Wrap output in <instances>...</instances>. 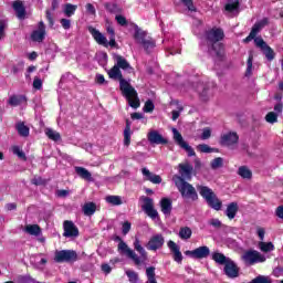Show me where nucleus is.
Segmentation results:
<instances>
[{"label": "nucleus", "mask_w": 283, "mask_h": 283, "mask_svg": "<svg viewBox=\"0 0 283 283\" xmlns=\"http://www.w3.org/2000/svg\"><path fill=\"white\" fill-rule=\"evenodd\" d=\"M186 8L189 10V12H198V9L193 4V0H179Z\"/></svg>", "instance_id": "a18cd8bd"}, {"label": "nucleus", "mask_w": 283, "mask_h": 283, "mask_svg": "<svg viewBox=\"0 0 283 283\" xmlns=\"http://www.w3.org/2000/svg\"><path fill=\"white\" fill-rule=\"evenodd\" d=\"M197 191H199L201 198L206 200L207 205L210 206L211 209H214V211H220V209H222V201L218 199V196L216 192H213V189L207 186L198 185Z\"/></svg>", "instance_id": "20e7f679"}, {"label": "nucleus", "mask_w": 283, "mask_h": 283, "mask_svg": "<svg viewBox=\"0 0 283 283\" xmlns=\"http://www.w3.org/2000/svg\"><path fill=\"white\" fill-rule=\"evenodd\" d=\"M78 260V253L74 250H60L55 251L54 255V262L57 264H63L66 262V264H72Z\"/></svg>", "instance_id": "423d86ee"}, {"label": "nucleus", "mask_w": 283, "mask_h": 283, "mask_svg": "<svg viewBox=\"0 0 283 283\" xmlns=\"http://www.w3.org/2000/svg\"><path fill=\"white\" fill-rule=\"evenodd\" d=\"M22 103H25V96H23V95H12L9 98V105H11L12 107H17V106L21 105Z\"/></svg>", "instance_id": "473e14b6"}, {"label": "nucleus", "mask_w": 283, "mask_h": 283, "mask_svg": "<svg viewBox=\"0 0 283 283\" xmlns=\"http://www.w3.org/2000/svg\"><path fill=\"white\" fill-rule=\"evenodd\" d=\"M7 28H8V21L0 20V40L6 38Z\"/></svg>", "instance_id": "6e6d98bb"}, {"label": "nucleus", "mask_w": 283, "mask_h": 283, "mask_svg": "<svg viewBox=\"0 0 283 283\" xmlns=\"http://www.w3.org/2000/svg\"><path fill=\"white\" fill-rule=\"evenodd\" d=\"M242 260L243 262H245V264L253 265V264L266 262V256L262 255L256 250H248L243 253Z\"/></svg>", "instance_id": "6e6552de"}, {"label": "nucleus", "mask_w": 283, "mask_h": 283, "mask_svg": "<svg viewBox=\"0 0 283 283\" xmlns=\"http://www.w3.org/2000/svg\"><path fill=\"white\" fill-rule=\"evenodd\" d=\"M205 40L207 45L220 43V41H224V30H222V28L213 27L205 32Z\"/></svg>", "instance_id": "0eeeda50"}, {"label": "nucleus", "mask_w": 283, "mask_h": 283, "mask_svg": "<svg viewBox=\"0 0 283 283\" xmlns=\"http://www.w3.org/2000/svg\"><path fill=\"white\" fill-rule=\"evenodd\" d=\"M262 52H263V54H264V56H265V59L268 60V61H273L274 59H275V51L272 49V48H270L269 45L268 46H265L263 50H262Z\"/></svg>", "instance_id": "37998d69"}, {"label": "nucleus", "mask_w": 283, "mask_h": 283, "mask_svg": "<svg viewBox=\"0 0 283 283\" xmlns=\"http://www.w3.org/2000/svg\"><path fill=\"white\" fill-rule=\"evenodd\" d=\"M147 138L150 145H167V143H169V140H167V138H164L163 135L158 133V130H150L147 134Z\"/></svg>", "instance_id": "f3484780"}, {"label": "nucleus", "mask_w": 283, "mask_h": 283, "mask_svg": "<svg viewBox=\"0 0 283 283\" xmlns=\"http://www.w3.org/2000/svg\"><path fill=\"white\" fill-rule=\"evenodd\" d=\"M192 231H191V228L189 227H184V228H180L179 230V238L181 240H189L192 235Z\"/></svg>", "instance_id": "4c0bfd02"}, {"label": "nucleus", "mask_w": 283, "mask_h": 283, "mask_svg": "<svg viewBox=\"0 0 283 283\" xmlns=\"http://www.w3.org/2000/svg\"><path fill=\"white\" fill-rule=\"evenodd\" d=\"M259 247L263 253H269L271 251H275V245H273V242H260Z\"/></svg>", "instance_id": "a19ab883"}, {"label": "nucleus", "mask_w": 283, "mask_h": 283, "mask_svg": "<svg viewBox=\"0 0 283 283\" xmlns=\"http://www.w3.org/2000/svg\"><path fill=\"white\" fill-rule=\"evenodd\" d=\"M88 32L92 34L96 43H98V45H104V48H107V38H105L101 31L96 30L94 27H90Z\"/></svg>", "instance_id": "aec40b11"}, {"label": "nucleus", "mask_w": 283, "mask_h": 283, "mask_svg": "<svg viewBox=\"0 0 283 283\" xmlns=\"http://www.w3.org/2000/svg\"><path fill=\"white\" fill-rule=\"evenodd\" d=\"M132 145V130L129 128L124 129V146L129 147Z\"/></svg>", "instance_id": "de8ad7c7"}, {"label": "nucleus", "mask_w": 283, "mask_h": 283, "mask_svg": "<svg viewBox=\"0 0 283 283\" xmlns=\"http://www.w3.org/2000/svg\"><path fill=\"white\" fill-rule=\"evenodd\" d=\"M114 240L115 242H119L117 245V251L120 253V255H126V258H128V260H132L136 266H140L143 262H147V251L140 244V239L135 238V241L133 243V247L135 251L139 253V256L132 248H129V245L125 243L123 238L116 235Z\"/></svg>", "instance_id": "f03ea898"}, {"label": "nucleus", "mask_w": 283, "mask_h": 283, "mask_svg": "<svg viewBox=\"0 0 283 283\" xmlns=\"http://www.w3.org/2000/svg\"><path fill=\"white\" fill-rule=\"evenodd\" d=\"M276 216L277 218H281V220H283V206H279L276 208Z\"/></svg>", "instance_id": "774afa93"}, {"label": "nucleus", "mask_w": 283, "mask_h": 283, "mask_svg": "<svg viewBox=\"0 0 283 283\" xmlns=\"http://www.w3.org/2000/svg\"><path fill=\"white\" fill-rule=\"evenodd\" d=\"M172 180L175 182V187H177L184 200H192V202H196V200H198V191L196 190V187H193V185L189 184L187 180H185V178L178 175H175L172 177Z\"/></svg>", "instance_id": "7ed1b4c3"}, {"label": "nucleus", "mask_w": 283, "mask_h": 283, "mask_svg": "<svg viewBox=\"0 0 283 283\" xmlns=\"http://www.w3.org/2000/svg\"><path fill=\"white\" fill-rule=\"evenodd\" d=\"M146 276H147L146 283H158V281L156 280V268L155 266H149L146 269Z\"/></svg>", "instance_id": "2f4dec72"}, {"label": "nucleus", "mask_w": 283, "mask_h": 283, "mask_svg": "<svg viewBox=\"0 0 283 283\" xmlns=\"http://www.w3.org/2000/svg\"><path fill=\"white\" fill-rule=\"evenodd\" d=\"M126 275L128 277V282L138 283V273H136L132 270H128V271H126Z\"/></svg>", "instance_id": "3c124183"}, {"label": "nucleus", "mask_w": 283, "mask_h": 283, "mask_svg": "<svg viewBox=\"0 0 283 283\" xmlns=\"http://www.w3.org/2000/svg\"><path fill=\"white\" fill-rule=\"evenodd\" d=\"M140 200L144 202L142 206L143 211H145L148 218L156 220V218H158V210L154 208V199L143 196L140 197Z\"/></svg>", "instance_id": "1a4fd4ad"}, {"label": "nucleus", "mask_w": 283, "mask_h": 283, "mask_svg": "<svg viewBox=\"0 0 283 283\" xmlns=\"http://www.w3.org/2000/svg\"><path fill=\"white\" fill-rule=\"evenodd\" d=\"M114 61H116V66L119 70H132V65L123 55L114 54L113 56Z\"/></svg>", "instance_id": "bb28decb"}, {"label": "nucleus", "mask_w": 283, "mask_h": 283, "mask_svg": "<svg viewBox=\"0 0 283 283\" xmlns=\"http://www.w3.org/2000/svg\"><path fill=\"white\" fill-rule=\"evenodd\" d=\"M142 174L145 176L146 180L153 182V185H160V182H163V177L149 171L147 168H143Z\"/></svg>", "instance_id": "5701e85b"}, {"label": "nucleus", "mask_w": 283, "mask_h": 283, "mask_svg": "<svg viewBox=\"0 0 283 283\" xmlns=\"http://www.w3.org/2000/svg\"><path fill=\"white\" fill-rule=\"evenodd\" d=\"M106 202L113 205L114 207H118L123 205V199L119 196H108L106 197Z\"/></svg>", "instance_id": "c03bdc74"}, {"label": "nucleus", "mask_w": 283, "mask_h": 283, "mask_svg": "<svg viewBox=\"0 0 283 283\" xmlns=\"http://www.w3.org/2000/svg\"><path fill=\"white\" fill-rule=\"evenodd\" d=\"M238 140H240V136H238V133L230 132L221 136L220 145H222V147H231L233 145H238Z\"/></svg>", "instance_id": "4468645a"}, {"label": "nucleus", "mask_w": 283, "mask_h": 283, "mask_svg": "<svg viewBox=\"0 0 283 283\" xmlns=\"http://www.w3.org/2000/svg\"><path fill=\"white\" fill-rule=\"evenodd\" d=\"M223 272L227 277L230 280H235V277H240V266L234 263L233 260H229L227 264L223 266Z\"/></svg>", "instance_id": "ddd939ff"}, {"label": "nucleus", "mask_w": 283, "mask_h": 283, "mask_svg": "<svg viewBox=\"0 0 283 283\" xmlns=\"http://www.w3.org/2000/svg\"><path fill=\"white\" fill-rule=\"evenodd\" d=\"M78 9V6L72 4V3H66L64 6V14L65 17H74L76 10Z\"/></svg>", "instance_id": "e433bc0d"}, {"label": "nucleus", "mask_w": 283, "mask_h": 283, "mask_svg": "<svg viewBox=\"0 0 283 283\" xmlns=\"http://www.w3.org/2000/svg\"><path fill=\"white\" fill-rule=\"evenodd\" d=\"M83 213H84V216H94V213H96V203L86 202L83 206Z\"/></svg>", "instance_id": "f704fd0d"}, {"label": "nucleus", "mask_w": 283, "mask_h": 283, "mask_svg": "<svg viewBox=\"0 0 283 283\" xmlns=\"http://www.w3.org/2000/svg\"><path fill=\"white\" fill-rule=\"evenodd\" d=\"M249 283H273V281H271L269 276L259 275L254 277L252 281H250Z\"/></svg>", "instance_id": "09e8293b"}, {"label": "nucleus", "mask_w": 283, "mask_h": 283, "mask_svg": "<svg viewBox=\"0 0 283 283\" xmlns=\"http://www.w3.org/2000/svg\"><path fill=\"white\" fill-rule=\"evenodd\" d=\"M60 23L64 30H70L72 28V21L70 19L62 18Z\"/></svg>", "instance_id": "13d9d810"}, {"label": "nucleus", "mask_w": 283, "mask_h": 283, "mask_svg": "<svg viewBox=\"0 0 283 283\" xmlns=\"http://www.w3.org/2000/svg\"><path fill=\"white\" fill-rule=\"evenodd\" d=\"M210 167L213 170L224 167V158L216 157L214 159L211 160Z\"/></svg>", "instance_id": "58836bf2"}, {"label": "nucleus", "mask_w": 283, "mask_h": 283, "mask_svg": "<svg viewBox=\"0 0 283 283\" xmlns=\"http://www.w3.org/2000/svg\"><path fill=\"white\" fill-rule=\"evenodd\" d=\"M254 43H255L256 48H260L261 50H263V49L269 46V44H266L264 42V39H262V38H255L254 39Z\"/></svg>", "instance_id": "4d7b16f0"}, {"label": "nucleus", "mask_w": 283, "mask_h": 283, "mask_svg": "<svg viewBox=\"0 0 283 283\" xmlns=\"http://www.w3.org/2000/svg\"><path fill=\"white\" fill-rule=\"evenodd\" d=\"M209 224L214 229H222V221L220 219H210Z\"/></svg>", "instance_id": "680f3d73"}, {"label": "nucleus", "mask_w": 283, "mask_h": 283, "mask_svg": "<svg viewBox=\"0 0 283 283\" xmlns=\"http://www.w3.org/2000/svg\"><path fill=\"white\" fill-rule=\"evenodd\" d=\"M115 20L117 21V23L122 27L127 25V18H125V15H116Z\"/></svg>", "instance_id": "0e129e2a"}, {"label": "nucleus", "mask_w": 283, "mask_h": 283, "mask_svg": "<svg viewBox=\"0 0 283 283\" xmlns=\"http://www.w3.org/2000/svg\"><path fill=\"white\" fill-rule=\"evenodd\" d=\"M238 202H231L228 205L226 216H228L229 220H233V218H235L238 214Z\"/></svg>", "instance_id": "c85d7f7f"}, {"label": "nucleus", "mask_w": 283, "mask_h": 283, "mask_svg": "<svg viewBox=\"0 0 283 283\" xmlns=\"http://www.w3.org/2000/svg\"><path fill=\"white\" fill-rule=\"evenodd\" d=\"M179 174L180 178H184V180H191V176L193 175V166L189 164H180Z\"/></svg>", "instance_id": "412c9836"}, {"label": "nucleus", "mask_w": 283, "mask_h": 283, "mask_svg": "<svg viewBox=\"0 0 283 283\" xmlns=\"http://www.w3.org/2000/svg\"><path fill=\"white\" fill-rule=\"evenodd\" d=\"M265 120H266V123H270L271 125H273L274 123H277V113H275V112L268 113L265 116Z\"/></svg>", "instance_id": "603ef678"}, {"label": "nucleus", "mask_w": 283, "mask_h": 283, "mask_svg": "<svg viewBox=\"0 0 283 283\" xmlns=\"http://www.w3.org/2000/svg\"><path fill=\"white\" fill-rule=\"evenodd\" d=\"M274 114H282L283 112V102H277L275 105H274Z\"/></svg>", "instance_id": "338daca9"}, {"label": "nucleus", "mask_w": 283, "mask_h": 283, "mask_svg": "<svg viewBox=\"0 0 283 283\" xmlns=\"http://www.w3.org/2000/svg\"><path fill=\"white\" fill-rule=\"evenodd\" d=\"M226 12H238L240 10V0H235L232 3H227L224 6Z\"/></svg>", "instance_id": "79ce46f5"}, {"label": "nucleus", "mask_w": 283, "mask_h": 283, "mask_svg": "<svg viewBox=\"0 0 283 283\" xmlns=\"http://www.w3.org/2000/svg\"><path fill=\"white\" fill-rule=\"evenodd\" d=\"M132 231V223L129 221H125L122 226V233L123 235H127Z\"/></svg>", "instance_id": "bf43d9fd"}, {"label": "nucleus", "mask_w": 283, "mask_h": 283, "mask_svg": "<svg viewBox=\"0 0 283 283\" xmlns=\"http://www.w3.org/2000/svg\"><path fill=\"white\" fill-rule=\"evenodd\" d=\"M245 76L249 78L253 74V53L249 54Z\"/></svg>", "instance_id": "ea45409f"}, {"label": "nucleus", "mask_w": 283, "mask_h": 283, "mask_svg": "<svg viewBox=\"0 0 283 283\" xmlns=\"http://www.w3.org/2000/svg\"><path fill=\"white\" fill-rule=\"evenodd\" d=\"M238 175L244 180H251L253 178V171L247 166H240L238 169Z\"/></svg>", "instance_id": "7c9ffc66"}, {"label": "nucleus", "mask_w": 283, "mask_h": 283, "mask_svg": "<svg viewBox=\"0 0 283 283\" xmlns=\"http://www.w3.org/2000/svg\"><path fill=\"white\" fill-rule=\"evenodd\" d=\"M198 151H200L201 154H212L213 148L210 147L207 144H200L197 146Z\"/></svg>", "instance_id": "8fccbe9b"}, {"label": "nucleus", "mask_w": 283, "mask_h": 283, "mask_svg": "<svg viewBox=\"0 0 283 283\" xmlns=\"http://www.w3.org/2000/svg\"><path fill=\"white\" fill-rule=\"evenodd\" d=\"M12 154H14V156H18V158H20L21 160H25V153H23V150L21 149V147L19 146H13L11 148Z\"/></svg>", "instance_id": "49530a36"}, {"label": "nucleus", "mask_w": 283, "mask_h": 283, "mask_svg": "<svg viewBox=\"0 0 283 283\" xmlns=\"http://www.w3.org/2000/svg\"><path fill=\"white\" fill-rule=\"evenodd\" d=\"M269 25V18H263L261 21L253 24L249 35L243 39V43H251L255 36H258V33L262 30V28H266Z\"/></svg>", "instance_id": "9b49d317"}, {"label": "nucleus", "mask_w": 283, "mask_h": 283, "mask_svg": "<svg viewBox=\"0 0 283 283\" xmlns=\"http://www.w3.org/2000/svg\"><path fill=\"white\" fill-rule=\"evenodd\" d=\"M208 52H214L217 59H222L224 56V44L221 42H213L212 44H207Z\"/></svg>", "instance_id": "6ab92c4d"}, {"label": "nucleus", "mask_w": 283, "mask_h": 283, "mask_svg": "<svg viewBox=\"0 0 283 283\" xmlns=\"http://www.w3.org/2000/svg\"><path fill=\"white\" fill-rule=\"evenodd\" d=\"M211 138V128L207 127L201 134V140H209Z\"/></svg>", "instance_id": "e2e57ef3"}, {"label": "nucleus", "mask_w": 283, "mask_h": 283, "mask_svg": "<svg viewBox=\"0 0 283 283\" xmlns=\"http://www.w3.org/2000/svg\"><path fill=\"white\" fill-rule=\"evenodd\" d=\"M197 93L199 94L200 101H202L203 103H207V101L211 98V93L209 92V85L205 83L197 84Z\"/></svg>", "instance_id": "a211bd4d"}, {"label": "nucleus", "mask_w": 283, "mask_h": 283, "mask_svg": "<svg viewBox=\"0 0 283 283\" xmlns=\"http://www.w3.org/2000/svg\"><path fill=\"white\" fill-rule=\"evenodd\" d=\"M155 108L156 106L154 105V102L151 99L146 101L144 105V112L146 114H151V112H154Z\"/></svg>", "instance_id": "864d4df0"}, {"label": "nucleus", "mask_w": 283, "mask_h": 283, "mask_svg": "<svg viewBox=\"0 0 283 283\" xmlns=\"http://www.w3.org/2000/svg\"><path fill=\"white\" fill-rule=\"evenodd\" d=\"M108 76L113 78V81L119 82V90L123 96H125L129 107L138 109V107H140L138 92L127 80L123 78V72H120V69L116 64L108 71Z\"/></svg>", "instance_id": "f257e3e1"}, {"label": "nucleus", "mask_w": 283, "mask_h": 283, "mask_svg": "<svg viewBox=\"0 0 283 283\" xmlns=\"http://www.w3.org/2000/svg\"><path fill=\"white\" fill-rule=\"evenodd\" d=\"M63 237L64 238H78V227L73 221L65 220L63 222Z\"/></svg>", "instance_id": "2eb2a0df"}, {"label": "nucleus", "mask_w": 283, "mask_h": 283, "mask_svg": "<svg viewBox=\"0 0 283 283\" xmlns=\"http://www.w3.org/2000/svg\"><path fill=\"white\" fill-rule=\"evenodd\" d=\"M46 21H49L50 28L54 27V18L52 17V12L50 10L45 11Z\"/></svg>", "instance_id": "69168bd1"}, {"label": "nucleus", "mask_w": 283, "mask_h": 283, "mask_svg": "<svg viewBox=\"0 0 283 283\" xmlns=\"http://www.w3.org/2000/svg\"><path fill=\"white\" fill-rule=\"evenodd\" d=\"M186 255H190V258H193L195 260H205V258H209V255H211V250L209 247L202 245L195 250L186 251Z\"/></svg>", "instance_id": "f8f14e48"}, {"label": "nucleus", "mask_w": 283, "mask_h": 283, "mask_svg": "<svg viewBox=\"0 0 283 283\" xmlns=\"http://www.w3.org/2000/svg\"><path fill=\"white\" fill-rule=\"evenodd\" d=\"M172 133L176 145L180 146L181 149H185L189 157L196 156V150H193V148L189 146L187 142H185V138H182V134H180V132H178V129L176 128L172 129Z\"/></svg>", "instance_id": "9d476101"}, {"label": "nucleus", "mask_w": 283, "mask_h": 283, "mask_svg": "<svg viewBox=\"0 0 283 283\" xmlns=\"http://www.w3.org/2000/svg\"><path fill=\"white\" fill-rule=\"evenodd\" d=\"M15 129H17L18 134L24 138L30 136V128L21 122L15 125Z\"/></svg>", "instance_id": "c9c22d12"}, {"label": "nucleus", "mask_w": 283, "mask_h": 283, "mask_svg": "<svg viewBox=\"0 0 283 283\" xmlns=\"http://www.w3.org/2000/svg\"><path fill=\"white\" fill-rule=\"evenodd\" d=\"M18 282L19 283H36V281H34V279H32V276L30 275L18 276Z\"/></svg>", "instance_id": "5fc2aeb1"}, {"label": "nucleus", "mask_w": 283, "mask_h": 283, "mask_svg": "<svg viewBox=\"0 0 283 283\" xmlns=\"http://www.w3.org/2000/svg\"><path fill=\"white\" fill-rule=\"evenodd\" d=\"M45 135L50 140H53V143H59L61 140V133L52 129V128H46L45 129Z\"/></svg>", "instance_id": "72a5a7b5"}, {"label": "nucleus", "mask_w": 283, "mask_h": 283, "mask_svg": "<svg viewBox=\"0 0 283 283\" xmlns=\"http://www.w3.org/2000/svg\"><path fill=\"white\" fill-rule=\"evenodd\" d=\"M12 8L15 12V17L20 21H23V19H25V4H23V2H21L20 0H15L12 3Z\"/></svg>", "instance_id": "4be33fe9"}, {"label": "nucleus", "mask_w": 283, "mask_h": 283, "mask_svg": "<svg viewBox=\"0 0 283 283\" xmlns=\"http://www.w3.org/2000/svg\"><path fill=\"white\" fill-rule=\"evenodd\" d=\"M48 32L45 31V23L40 21L36 29V43H43L45 41V35Z\"/></svg>", "instance_id": "cd10ccee"}, {"label": "nucleus", "mask_w": 283, "mask_h": 283, "mask_svg": "<svg viewBox=\"0 0 283 283\" xmlns=\"http://www.w3.org/2000/svg\"><path fill=\"white\" fill-rule=\"evenodd\" d=\"M212 260L217 264H221L224 266L231 260V258H227V255H224L223 253L214 252L212 254Z\"/></svg>", "instance_id": "c756f323"}, {"label": "nucleus", "mask_w": 283, "mask_h": 283, "mask_svg": "<svg viewBox=\"0 0 283 283\" xmlns=\"http://www.w3.org/2000/svg\"><path fill=\"white\" fill-rule=\"evenodd\" d=\"M168 248L170 249L171 253H174V260L175 262H178L179 264L182 262V252H180V248L176 242L168 241Z\"/></svg>", "instance_id": "393cba45"}, {"label": "nucleus", "mask_w": 283, "mask_h": 283, "mask_svg": "<svg viewBox=\"0 0 283 283\" xmlns=\"http://www.w3.org/2000/svg\"><path fill=\"white\" fill-rule=\"evenodd\" d=\"M134 39L136 43L144 48L146 54H149L151 50L156 48V40H153L151 36H147L146 31H143L138 25L135 27Z\"/></svg>", "instance_id": "39448f33"}, {"label": "nucleus", "mask_w": 283, "mask_h": 283, "mask_svg": "<svg viewBox=\"0 0 283 283\" xmlns=\"http://www.w3.org/2000/svg\"><path fill=\"white\" fill-rule=\"evenodd\" d=\"M160 209H161V213H164V216H171V211L174 209L171 199H169V198H161V200H160Z\"/></svg>", "instance_id": "a878e982"}, {"label": "nucleus", "mask_w": 283, "mask_h": 283, "mask_svg": "<svg viewBox=\"0 0 283 283\" xmlns=\"http://www.w3.org/2000/svg\"><path fill=\"white\" fill-rule=\"evenodd\" d=\"M24 231L25 233H29V235H36V224L27 226Z\"/></svg>", "instance_id": "052dcab7"}, {"label": "nucleus", "mask_w": 283, "mask_h": 283, "mask_svg": "<svg viewBox=\"0 0 283 283\" xmlns=\"http://www.w3.org/2000/svg\"><path fill=\"white\" fill-rule=\"evenodd\" d=\"M75 174L82 178V180H86L87 182H94V178L92 177V172L87 170L85 167L76 166Z\"/></svg>", "instance_id": "b1692460"}, {"label": "nucleus", "mask_w": 283, "mask_h": 283, "mask_svg": "<svg viewBox=\"0 0 283 283\" xmlns=\"http://www.w3.org/2000/svg\"><path fill=\"white\" fill-rule=\"evenodd\" d=\"M165 244V237L163 234H155L150 238L147 243L148 251H158V249H163Z\"/></svg>", "instance_id": "dca6fc26"}]
</instances>
